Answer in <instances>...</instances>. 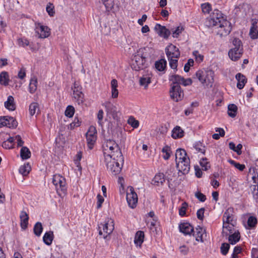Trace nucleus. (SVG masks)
Returning a JSON list of instances; mask_svg holds the SVG:
<instances>
[{"label": "nucleus", "mask_w": 258, "mask_h": 258, "mask_svg": "<svg viewBox=\"0 0 258 258\" xmlns=\"http://www.w3.org/2000/svg\"><path fill=\"white\" fill-rule=\"evenodd\" d=\"M81 122L78 117H75L74 121L70 124L69 128L71 130H73L75 127L79 126L81 125Z\"/></svg>", "instance_id": "nucleus-53"}, {"label": "nucleus", "mask_w": 258, "mask_h": 258, "mask_svg": "<svg viewBox=\"0 0 258 258\" xmlns=\"http://www.w3.org/2000/svg\"><path fill=\"white\" fill-rule=\"evenodd\" d=\"M194 147L197 152H200L202 154H205L206 151L205 147L201 142H196L195 144Z\"/></svg>", "instance_id": "nucleus-45"}, {"label": "nucleus", "mask_w": 258, "mask_h": 258, "mask_svg": "<svg viewBox=\"0 0 258 258\" xmlns=\"http://www.w3.org/2000/svg\"><path fill=\"white\" fill-rule=\"evenodd\" d=\"M140 85L146 89L151 83V77L149 75L143 76L139 80Z\"/></svg>", "instance_id": "nucleus-34"}, {"label": "nucleus", "mask_w": 258, "mask_h": 258, "mask_svg": "<svg viewBox=\"0 0 258 258\" xmlns=\"http://www.w3.org/2000/svg\"><path fill=\"white\" fill-rule=\"evenodd\" d=\"M167 62L164 59H161L158 61H156L155 64L156 69L159 71H162L164 70L166 68Z\"/></svg>", "instance_id": "nucleus-36"}, {"label": "nucleus", "mask_w": 258, "mask_h": 258, "mask_svg": "<svg viewBox=\"0 0 258 258\" xmlns=\"http://www.w3.org/2000/svg\"><path fill=\"white\" fill-rule=\"evenodd\" d=\"M236 222H225L223 223V230L222 234L223 236H228V235L237 231V230L235 229V225Z\"/></svg>", "instance_id": "nucleus-20"}, {"label": "nucleus", "mask_w": 258, "mask_h": 258, "mask_svg": "<svg viewBox=\"0 0 258 258\" xmlns=\"http://www.w3.org/2000/svg\"><path fill=\"white\" fill-rule=\"evenodd\" d=\"M232 43L234 47L229 51L228 55L231 60L236 61L242 56L243 49L241 42L239 39L234 38Z\"/></svg>", "instance_id": "nucleus-6"}, {"label": "nucleus", "mask_w": 258, "mask_h": 258, "mask_svg": "<svg viewBox=\"0 0 258 258\" xmlns=\"http://www.w3.org/2000/svg\"><path fill=\"white\" fill-rule=\"evenodd\" d=\"M154 30L159 36H162L165 38H168L170 34V31L166 29L165 26H163L159 24H157L155 25Z\"/></svg>", "instance_id": "nucleus-21"}, {"label": "nucleus", "mask_w": 258, "mask_h": 258, "mask_svg": "<svg viewBox=\"0 0 258 258\" xmlns=\"http://www.w3.org/2000/svg\"><path fill=\"white\" fill-rule=\"evenodd\" d=\"M18 44L20 46L25 47L29 44V41L26 39L19 38L17 40Z\"/></svg>", "instance_id": "nucleus-60"}, {"label": "nucleus", "mask_w": 258, "mask_h": 258, "mask_svg": "<svg viewBox=\"0 0 258 258\" xmlns=\"http://www.w3.org/2000/svg\"><path fill=\"white\" fill-rule=\"evenodd\" d=\"M74 107L72 106L69 105L67 107L65 111V115L69 117H72L74 115Z\"/></svg>", "instance_id": "nucleus-49"}, {"label": "nucleus", "mask_w": 258, "mask_h": 258, "mask_svg": "<svg viewBox=\"0 0 258 258\" xmlns=\"http://www.w3.org/2000/svg\"><path fill=\"white\" fill-rule=\"evenodd\" d=\"M72 89L73 91V97L78 104H82L84 102V95L82 91V87L79 83L75 82Z\"/></svg>", "instance_id": "nucleus-9"}, {"label": "nucleus", "mask_w": 258, "mask_h": 258, "mask_svg": "<svg viewBox=\"0 0 258 258\" xmlns=\"http://www.w3.org/2000/svg\"><path fill=\"white\" fill-rule=\"evenodd\" d=\"M54 7L52 4L49 3L46 7V11L50 16H53L54 14Z\"/></svg>", "instance_id": "nucleus-55"}, {"label": "nucleus", "mask_w": 258, "mask_h": 258, "mask_svg": "<svg viewBox=\"0 0 258 258\" xmlns=\"http://www.w3.org/2000/svg\"><path fill=\"white\" fill-rule=\"evenodd\" d=\"M53 237V232L49 231L44 234L43 237V240L46 245H50L52 243Z\"/></svg>", "instance_id": "nucleus-30"}, {"label": "nucleus", "mask_w": 258, "mask_h": 258, "mask_svg": "<svg viewBox=\"0 0 258 258\" xmlns=\"http://www.w3.org/2000/svg\"><path fill=\"white\" fill-rule=\"evenodd\" d=\"M222 20H225L223 17V14L220 11L215 10L208 20L209 26L210 27L216 26L221 24Z\"/></svg>", "instance_id": "nucleus-11"}, {"label": "nucleus", "mask_w": 258, "mask_h": 258, "mask_svg": "<svg viewBox=\"0 0 258 258\" xmlns=\"http://www.w3.org/2000/svg\"><path fill=\"white\" fill-rule=\"evenodd\" d=\"M102 148L104 158L109 159L110 157H119V160H122V153L117 143L113 140H108L105 141L103 145Z\"/></svg>", "instance_id": "nucleus-2"}, {"label": "nucleus", "mask_w": 258, "mask_h": 258, "mask_svg": "<svg viewBox=\"0 0 258 258\" xmlns=\"http://www.w3.org/2000/svg\"><path fill=\"white\" fill-rule=\"evenodd\" d=\"M20 155L23 159H27L31 156V152L28 148L23 147L20 151Z\"/></svg>", "instance_id": "nucleus-39"}, {"label": "nucleus", "mask_w": 258, "mask_h": 258, "mask_svg": "<svg viewBox=\"0 0 258 258\" xmlns=\"http://www.w3.org/2000/svg\"><path fill=\"white\" fill-rule=\"evenodd\" d=\"M104 105L107 114L111 115L114 119H117L119 112L117 107L109 101L105 102Z\"/></svg>", "instance_id": "nucleus-19"}, {"label": "nucleus", "mask_w": 258, "mask_h": 258, "mask_svg": "<svg viewBox=\"0 0 258 258\" xmlns=\"http://www.w3.org/2000/svg\"><path fill=\"white\" fill-rule=\"evenodd\" d=\"M52 183L55 186L57 192L60 195L64 194L67 190L65 178L59 174L54 175L52 178Z\"/></svg>", "instance_id": "nucleus-7"}, {"label": "nucleus", "mask_w": 258, "mask_h": 258, "mask_svg": "<svg viewBox=\"0 0 258 258\" xmlns=\"http://www.w3.org/2000/svg\"><path fill=\"white\" fill-rule=\"evenodd\" d=\"M21 220V226L22 229H25L28 224L29 216L25 211H22L20 215Z\"/></svg>", "instance_id": "nucleus-26"}, {"label": "nucleus", "mask_w": 258, "mask_h": 258, "mask_svg": "<svg viewBox=\"0 0 258 258\" xmlns=\"http://www.w3.org/2000/svg\"><path fill=\"white\" fill-rule=\"evenodd\" d=\"M203 170H207L210 168V164L206 158H202L200 162Z\"/></svg>", "instance_id": "nucleus-46"}, {"label": "nucleus", "mask_w": 258, "mask_h": 258, "mask_svg": "<svg viewBox=\"0 0 258 258\" xmlns=\"http://www.w3.org/2000/svg\"><path fill=\"white\" fill-rule=\"evenodd\" d=\"M249 35L252 39L258 38V27L251 26Z\"/></svg>", "instance_id": "nucleus-44"}, {"label": "nucleus", "mask_w": 258, "mask_h": 258, "mask_svg": "<svg viewBox=\"0 0 258 258\" xmlns=\"http://www.w3.org/2000/svg\"><path fill=\"white\" fill-rule=\"evenodd\" d=\"M228 236V241L231 244H236L240 238V233L238 231L230 233Z\"/></svg>", "instance_id": "nucleus-25"}, {"label": "nucleus", "mask_w": 258, "mask_h": 258, "mask_svg": "<svg viewBox=\"0 0 258 258\" xmlns=\"http://www.w3.org/2000/svg\"><path fill=\"white\" fill-rule=\"evenodd\" d=\"M233 210L232 208L228 209L224 213L223 216V223L236 222L233 214Z\"/></svg>", "instance_id": "nucleus-22"}, {"label": "nucleus", "mask_w": 258, "mask_h": 258, "mask_svg": "<svg viewBox=\"0 0 258 258\" xmlns=\"http://www.w3.org/2000/svg\"><path fill=\"white\" fill-rule=\"evenodd\" d=\"M126 198L129 206L132 208H134L138 202V196L132 186L128 187Z\"/></svg>", "instance_id": "nucleus-13"}, {"label": "nucleus", "mask_w": 258, "mask_h": 258, "mask_svg": "<svg viewBox=\"0 0 258 258\" xmlns=\"http://www.w3.org/2000/svg\"><path fill=\"white\" fill-rule=\"evenodd\" d=\"M97 131L95 127L90 126L86 133V139L88 147L92 149L97 139Z\"/></svg>", "instance_id": "nucleus-16"}, {"label": "nucleus", "mask_w": 258, "mask_h": 258, "mask_svg": "<svg viewBox=\"0 0 258 258\" xmlns=\"http://www.w3.org/2000/svg\"><path fill=\"white\" fill-rule=\"evenodd\" d=\"M230 248V245L227 243H223L222 244L220 247L221 252L223 255H225L228 252Z\"/></svg>", "instance_id": "nucleus-50"}, {"label": "nucleus", "mask_w": 258, "mask_h": 258, "mask_svg": "<svg viewBox=\"0 0 258 258\" xmlns=\"http://www.w3.org/2000/svg\"><path fill=\"white\" fill-rule=\"evenodd\" d=\"M119 157H110L109 159L104 158L107 170L113 174L116 175L120 173L122 167L123 157L122 155L121 161L119 160Z\"/></svg>", "instance_id": "nucleus-4"}, {"label": "nucleus", "mask_w": 258, "mask_h": 258, "mask_svg": "<svg viewBox=\"0 0 258 258\" xmlns=\"http://www.w3.org/2000/svg\"><path fill=\"white\" fill-rule=\"evenodd\" d=\"M107 11H110L113 7V3L110 0H102Z\"/></svg>", "instance_id": "nucleus-57"}, {"label": "nucleus", "mask_w": 258, "mask_h": 258, "mask_svg": "<svg viewBox=\"0 0 258 258\" xmlns=\"http://www.w3.org/2000/svg\"><path fill=\"white\" fill-rule=\"evenodd\" d=\"M176 167L179 171L183 174L187 173L190 170V160L187 157L186 151L182 149H178L175 153Z\"/></svg>", "instance_id": "nucleus-1"}, {"label": "nucleus", "mask_w": 258, "mask_h": 258, "mask_svg": "<svg viewBox=\"0 0 258 258\" xmlns=\"http://www.w3.org/2000/svg\"><path fill=\"white\" fill-rule=\"evenodd\" d=\"M180 253L183 255H186L189 252V248L186 245H182L179 247Z\"/></svg>", "instance_id": "nucleus-64"}, {"label": "nucleus", "mask_w": 258, "mask_h": 258, "mask_svg": "<svg viewBox=\"0 0 258 258\" xmlns=\"http://www.w3.org/2000/svg\"><path fill=\"white\" fill-rule=\"evenodd\" d=\"M169 80L172 82L171 87L172 86H180V84H182L184 86L190 85L192 84V80L188 78L184 79L179 75H175L170 77Z\"/></svg>", "instance_id": "nucleus-15"}, {"label": "nucleus", "mask_w": 258, "mask_h": 258, "mask_svg": "<svg viewBox=\"0 0 258 258\" xmlns=\"http://www.w3.org/2000/svg\"><path fill=\"white\" fill-rule=\"evenodd\" d=\"M17 126V122L13 117L8 116L0 117V127L7 126L14 128Z\"/></svg>", "instance_id": "nucleus-18"}, {"label": "nucleus", "mask_w": 258, "mask_h": 258, "mask_svg": "<svg viewBox=\"0 0 258 258\" xmlns=\"http://www.w3.org/2000/svg\"><path fill=\"white\" fill-rule=\"evenodd\" d=\"M42 230H43V227H42V224L39 222H37L35 224V225L34 226V228H33V231H34V234L36 236H40V235L42 232Z\"/></svg>", "instance_id": "nucleus-42"}, {"label": "nucleus", "mask_w": 258, "mask_h": 258, "mask_svg": "<svg viewBox=\"0 0 258 258\" xmlns=\"http://www.w3.org/2000/svg\"><path fill=\"white\" fill-rule=\"evenodd\" d=\"M256 223H257V220L255 217H254L253 216H250L248 219L247 224H248V226H249L250 227H253L255 226Z\"/></svg>", "instance_id": "nucleus-56"}, {"label": "nucleus", "mask_w": 258, "mask_h": 258, "mask_svg": "<svg viewBox=\"0 0 258 258\" xmlns=\"http://www.w3.org/2000/svg\"><path fill=\"white\" fill-rule=\"evenodd\" d=\"M37 80L36 77H33L30 80L29 84V92L30 93H34L37 90Z\"/></svg>", "instance_id": "nucleus-35"}, {"label": "nucleus", "mask_w": 258, "mask_h": 258, "mask_svg": "<svg viewBox=\"0 0 258 258\" xmlns=\"http://www.w3.org/2000/svg\"><path fill=\"white\" fill-rule=\"evenodd\" d=\"M35 31L39 38H47L50 35V29L47 26L43 25L40 23L35 24Z\"/></svg>", "instance_id": "nucleus-12"}, {"label": "nucleus", "mask_w": 258, "mask_h": 258, "mask_svg": "<svg viewBox=\"0 0 258 258\" xmlns=\"http://www.w3.org/2000/svg\"><path fill=\"white\" fill-rule=\"evenodd\" d=\"M5 106L10 110H14L15 109L14 99L12 96H9L8 97L7 101L5 103Z\"/></svg>", "instance_id": "nucleus-33"}, {"label": "nucleus", "mask_w": 258, "mask_h": 258, "mask_svg": "<svg viewBox=\"0 0 258 258\" xmlns=\"http://www.w3.org/2000/svg\"><path fill=\"white\" fill-rule=\"evenodd\" d=\"M127 123L134 128H137L139 125V122L133 116L128 118Z\"/></svg>", "instance_id": "nucleus-47"}, {"label": "nucleus", "mask_w": 258, "mask_h": 258, "mask_svg": "<svg viewBox=\"0 0 258 258\" xmlns=\"http://www.w3.org/2000/svg\"><path fill=\"white\" fill-rule=\"evenodd\" d=\"M164 181L165 179L163 174L158 173L155 176L153 180V184L158 185L160 183H163L164 182Z\"/></svg>", "instance_id": "nucleus-41"}, {"label": "nucleus", "mask_w": 258, "mask_h": 258, "mask_svg": "<svg viewBox=\"0 0 258 258\" xmlns=\"http://www.w3.org/2000/svg\"><path fill=\"white\" fill-rule=\"evenodd\" d=\"M237 107L234 104H231L228 106V114L229 116L234 117L237 113Z\"/></svg>", "instance_id": "nucleus-37"}, {"label": "nucleus", "mask_w": 258, "mask_h": 258, "mask_svg": "<svg viewBox=\"0 0 258 258\" xmlns=\"http://www.w3.org/2000/svg\"><path fill=\"white\" fill-rule=\"evenodd\" d=\"M31 170V166L29 163L21 166L19 169V172L24 176L27 175Z\"/></svg>", "instance_id": "nucleus-40"}, {"label": "nucleus", "mask_w": 258, "mask_h": 258, "mask_svg": "<svg viewBox=\"0 0 258 258\" xmlns=\"http://www.w3.org/2000/svg\"><path fill=\"white\" fill-rule=\"evenodd\" d=\"M237 9H239V11H240L242 14H246L247 11L249 10V5L247 4L239 5Z\"/></svg>", "instance_id": "nucleus-52"}, {"label": "nucleus", "mask_w": 258, "mask_h": 258, "mask_svg": "<svg viewBox=\"0 0 258 258\" xmlns=\"http://www.w3.org/2000/svg\"><path fill=\"white\" fill-rule=\"evenodd\" d=\"M103 118V111L102 110H100L97 114L98 123L102 126V119Z\"/></svg>", "instance_id": "nucleus-63"}, {"label": "nucleus", "mask_w": 258, "mask_h": 258, "mask_svg": "<svg viewBox=\"0 0 258 258\" xmlns=\"http://www.w3.org/2000/svg\"><path fill=\"white\" fill-rule=\"evenodd\" d=\"M195 197L201 202H204L206 200V196L200 191H197L195 193Z\"/></svg>", "instance_id": "nucleus-61"}, {"label": "nucleus", "mask_w": 258, "mask_h": 258, "mask_svg": "<svg viewBox=\"0 0 258 258\" xmlns=\"http://www.w3.org/2000/svg\"><path fill=\"white\" fill-rule=\"evenodd\" d=\"M254 184L250 186V189L252 192L253 198L258 202V175L252 177Z\"/></svg>", "instance_id": "nucleus-24"}, {"label": "nucleus", "mask_w": 258, "mask_h": 258, "mask_svg": "<svg viewBox=\"0 0 258 258\" xmlns=\"http://www.w3.org/2000/svg\"><path fill=\"white\" fill-rule=\"evenodd\" d=\"M184 30L182 26H179L176 28L175 29H172V36L173 37L177 38L179 35L180 33Z\"/></svg>", "instance_id": "nucleus-48"}, {"label": "nucleus", "mask_w": 258, "mask_h": 258, "mask_svg": "<svg viewBox=\"0 0 258 258\" xmlns=\"http://www.w3.org/2000/svg\"><path fill=\"white\" fill-rule=\"evenodd\" d=\"M179 230L185 235H190L194 232L193 227L188 223H183L179 225Z\"/></svg>", "instance_id": "nucleus-23"}, {"label": "nucleus", "mask_w": 258, "mask_h": 258, "mask_svg": "<svg viewBox=\"0 0 258 258\" xmlns=\"http://www.w3.org/2000/svg\"><path fill=\"white\" fill-rule=\"evenodd\" d=\"M205 230L203 229L202 227L198 226L196 230L192 232L193 235L196 236V240L199 241H203V236L205 234Z\"/></svg>", "instance_id": "nucleus-27"}, {"label": "nucleus", "mask_w": 258, "mask_h": 258, "mask_svg": "<svg viewBox=\"0 0 258 258\" xmlns=\"http://www.w3.org/2000/svg\"><path fill=\"white\" fill-rule=\"evenodd\" d=\"M39 111V105L37 103H32L29 106V113L30 115L33 116L36 113H38Z\"/></svg>", "instance_id": "nucleus-38"}, {"label": "nucleus", "mask_w": 258, "mask_h": 258, "mask_svg": "<svg viewBox=\"0 0 258 258\" xmlns=\"http://www.w3.org/2000/svg\"><path fill=\"white\" fill-rule=\"evenodd\" d=\"M184 132L179 126H176L172 131V137L174 139L180 138L183 136Z\"/></svg>", "instance_id": "nucleus-32"}, {"label": "nucleus", "mask_w": 258, "mask_h": 258, "mask_svg": "<svg viewBox=\"0 0 258 258\" xmlns=\"http://www.w3.org/2000/svg\"><path fill=\"white\" fill-rule=\"evenodd\" d=\"M166 54L169 61V64L172 69H175L177 66V59L180 56L178 48L171 44L165 48Z\"/></svg>", "instance_id": "nucleus-5"}, {"label": "nucleus", "mask_w": 258, "mask_h": 258, "mask_svg": "<svg viewBox=\"0 0 258 258\" xmlns=\"http://www.w3.org/2000/svg\"><path fill=\"white\" fill-rule=\"evenodd\" d=\"M9 76L8 73L5 71L0 74V84L5 86L9 84Z\"/></svg>", "instance_id": "nucleus-31"}, {"label": "nucleus", "mask_w": 258, "mask_h": 258, "mask_svg": "<svg viewBox=\"0 0 258 258\" xmlns=\"http://www.w3.org/2000/svg\"><path fill=\"white\" fill-rule=\"evenodd\" d=\"M144 233L142 231H138L135 236L134 242L137 245L141 246L144 241Z\"/></svg>", "instance_id": "nucleus-29"}, {"label": "nucleus", "mask_w": 258, "mask_h": 258, "mask_svg": "<svg viewBox=\"0 0 258 258\" xmlns=\"http://www.w3.org/2000/svg\"><path fill=\"white\" fill-rule=\"evenodd\" d=\"M197 79L205 87H211L214 81V72L211 70L202 69L196 73Z\"/></svg>", "instance_id": "nucleus-3"}, {"label": "nucleus", "mask_w": 258, "mask_h": 258, "mask_svg": "<svg viewBox=\"0 0 258 258\" xmlns=\"http://www.w3.org/2000/svg\"><path fill=\"white\" fill-rule=\"evenodd\" d=\"M170 93L171 98L176 102L182 100L183 98V92L181 90L180 86H172Z\"/></svg>", "instance_id": "nucleus-17"}, {"label": "nucleus", "mask_w": 258, "mask_h": 258, "mask_svg": "<svg viewBox=\"0 0 258 258\" xmlns=\"http://www.w3.org/2000/svg\"><path fill=\"white\" fill-rule=\"evenodd\" d=\"M187 207V204L186 202H183L182 204L181 207L179 210V214L180 216H183L185 215L186 209Z\"/></svg>", "instance_id": "nucleus-59"}, {"label": "nucleus", "mask_w": 258, "mask_h": 258, "mask_svg": "<svg viewBox=\"0 0 258 258\" xmlns=\"http://www.w3.org/2000/svg\"><path fill=\"white\" fill-rule=\"evenodd\" d=\"M236 79L237 80V87L238 89H242L246 82L245 77L240 73H238L236 75Z\"/></svg>", "instance_id": "nucleus-28"}, {"label": "nucleus", "mask_w": 258, "mask_h": 258, "mask_svg": "<svg viewBox=\"0 0 258 258\" xmlns=\"http://www.w3.org/2000/svg\"><path fill=\"white\" fill-rule=\"evenodd\" d=\"M145 58L141 54H136L132 59V68L136 71L142 70L145 68Z\"/></svg>", "instance_id": "nucleus-10"}, {"label": "nucleus", "mask_w": 258, "mask_h": 258, "mask_svg": "<svg viewBox=\"0 0 258 258\" xmlns=\"http://www.w3.org/2000/svg\"><path fill=\"white\" fill-rule=\"evenodd\" d=\"M202 11L204 13H209L211 11V5L209 3L203 4L201 5Z\"/></svg>", "instance_id": "nucleus-58"}, {"label": "nucleus", "mask_w": 258, "mask_h": 258, "mask_svg": "<svg viewBox=\"0 0 258 258\" xmlns=\"http://www.w3.org/2000/svg\"><path fill=\"white\" fill-rule=\"evenodd\" d=\"M229 163L233 165L236 168L238 169L240 171H243L245 168V166L244 164H241L239 163H237L235 161L232 160H230L229 161Z\"/></svg>", "instance_id": "nucleus-51"}, {"label": "nucleus", "mask_w": 258, "mask_h": 258, "mask_svg": "<svg viewBox=\"0 0 258 258\" xmlns=\"http://www.w3.org/2000/svg\"><path fill=\"white\" fill-rule=\"evenodd\" d=\"M193 55L195 56L196 61L200 63L203 61L204 56L200 54L198 51H195L193 52Z\"/></svg>", "instance_id": "nucleus-54"}, {"label": "nucleus", "mask_w": 258, "mask_h": 258, "mask_svg": "<svg viewBox=\"0 0 258 258\" xmlns=\"http://www.w3.org/2000/svg\"><path fill=\"white\" fill-rule=\"evenodd\" d=\"M194 63V61L192 59H189L187 63H185L184 67V71L185 72H188L189 70L190 67L192 66Z\"/></svg>", "instance_id": "nucleus-62"}, {"label": "nucleus", "mask_w": 258, "mask_h": 258, "mask_svg": "<svg viewBox=\"0 0 258 258\" xmlns=\"http://www.w3.org/2000/svg\"><path fill=\"white\" fill-rule=\"evenodd\" d=\"M162 152L164 154L163 158L165 160H168L170 158L171 153L170 147L168 146H164L162 149Z\"/></svg>", "instance_id": "nucleus-43"}, {"label": "nucleus", "mask_w": 258, "mask_h": 258, "mask_svg": "<svg viewBox=\"0 0 258 258\" xmlns=\"http://www.w3.org/2000/svg\"><path fill=\"white\" fill-rule=\"evenodd\" d=\"M215 27L217 29V34L221 36H227L232 30L231 24L226 20H222L221 24Z\"/></svg>", "instance_id": "nucleus-8"}, {"label": "nucleus", "mask_w": 258, "mask_h": 258, "mask_svg": "<svg viewBox=\"0 0 258 258\" xmlns=\"http://www.w3.org/2000/svg\"><path fill=\"white\" fill-rule=\"evenodd\" d=\"M102 226V230H100L99 234L100 235H103L104 238H106L108 235L110 234L114 229L113 221L110 219H108L104 224H101Z\"/></svg>", "instance_id": "nucleus-14"}]
</instances>
